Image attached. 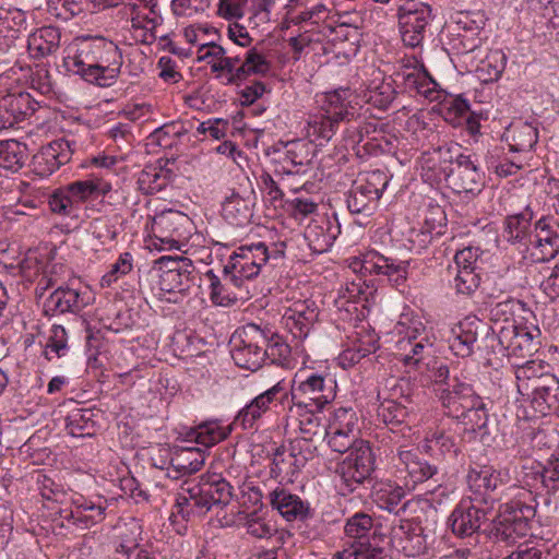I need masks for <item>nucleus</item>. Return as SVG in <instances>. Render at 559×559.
Here are the masks:
<instances>
[{"mask_svg": "<svg viewBox=\"0 0 559 559\" xmlns=\"http://www.w3.org/2000/svg\"><path fill=\"white\" fill-rule=\"evenodd\" d=\"M416 332V330L408 332L406 337L399 341L397 346L400 350L412 347L413 354H400V360L405 366L420 368L425 365L424 359L430 353L432 344L426 336L419 337Z\"/></svg>", "mask_w": 559, "mask_h": 559, "instance_id": "nucleus-36", "label": "nucleus"}, {"mask_svg": "<svg viewBox=\"0 0 559 559\" xmlns=\"http://www.w3.org/2000/svg\"><path fill=\"white\" fill-rule=\"evenodd\" d=\"M60 38L59 28L45 26L28 37L27 47L35 58H43L58 50Z\"/></svg>", "mask_w": 559, "mask_h": 559, "instance_id": "nucleus-37", "label": "nucleus"}, {"mask_svg": "<svg viewBox=\"0 0 559 559\" xmlns=\"http://www.w3.org/2000/svg\"><path fill=\"white\" fill-rule=\"evenodd\" d=\"M270 503L287 521L305 520L310 512L308 502L284 488H276L269 493Z\"/></svg>", "mask_w": 559, "mask_h": 559, "instance_id": "nucleus-30", "label": "nucleus"}, {"mask_svg": "<svg viewBox=\"0 0 559 559\" xmlns=\"http://www.w3.org/2000/svg\"><path fill=\"white\" fill-rule=\"evenodd\" d=\"M334 399L333 381L320 374H311L292 388V401L297 408L321 411Z\"/></svg>", "mask_w": 559, "mask_h": 559, "instance_id": "nucleus-9", "label": "nucleus"}, {"mask_svg": "<svg viewBox=\"0 0 559 559\" xmlns=\"http://www.w3.org/2000/svg\"><path fill=\"white\" fill-rule=\"evenodd\" d=\"M487 325L477 317H466L451 329L449 347L457 357H469L474 353L479 331Z\"/></svg>", "mask_w": 559, "mask_h": 559, "instance_id": "nucleus-22", "label": "nucleus"}, {"mask_svg": "<svg viewBox=\"0 0 559 559\" xmlns=\"http://www.w3.org/2000/svg\"><path fill=\"white\" fill-rule=\"evenodd\" d=\"M205 276L210 281V298L213 304L223 307H228L236 304L237 297L227 293L226 284H223L212 270H209L205 273Z\"/></svg>", "mask_w": 559, "mask_h": 559, "instance_id": "nucleus-61", "label": "nucleus"}, {"mask_svg": "<svg viewBox=\"0 0 559 559\" xmlns=\"http://www.w3.org/2000/svg\"><path fill=\"white\" fill-rule=\"evenodd\" d=\"M466 481L472 492V496L467 498L486 507L493 503L496 500L493 493L504 485L502 473L495 469L492 466L486 465L479 468L471 467L466 476Z\"/></svg>", "mask_w": 559, "mask_h": 559, "instance_id": "nucleus-15", "label": "nucleus"}, {"mask_svg": "<svg viewBox=\"0 0 559 559\" xmlns=\"http://www.w3.org/2000/svg\"><path fill=\"white\" fill-rule=\"evenodd\" d=\"M340 234L341 226L336 217H334L333 221L325 217L319 222L310 224L306 228L305 237L312 251L323 253L333 246Z\"/></svg>", "mask_w": 559, "mask_h": 559, "instance_id": "nucleus-29", "label": "nucleus"}, {"mask_svg": "<svg viewBox=\"0 0 559 559\" xmlns=\"http://www.w3.org/2000/svg\"><path fill=\"white\" fill-rule=\"evenodd\" d=\"M490 507L463 498L451 512L448 524L451 532L459 538H468L478 534L487 520Z\"/></svg>", "mask_w": 559, "mask_h": 559, "instance_id": "nucleus-10", "label": "nucleus"}, {"mask_svg": "<svg viewBox=\"0 0 559 559\" xmlns=\"http://www.w3.org/2000/svg\"><path fill=\"white\" fill-rule=\"evenodd\" d=\"M425 453L419 448L397 449V457L400 461V472L405 473V486L415 488L417 484H421L439 472L438 457L432 456L431 460L425 457Z\"/></svg>", "mask_w": 559, "mask_h": 559, "instance_id": "nucleus-12", "label": "nucleus"}, {"mask_svg": "<svg viewBox=\"0 0 559 559\" xmlns=\"http://www.w3.org/2000/svg\"><path fill=\"white\" fill-rule=\"evenodd\" d=\"M78 204L79 202L69 191V183L55 190L48 199L51 212L63 216H76Z\"/></svg>", "mask_w": 559, "mask_h": 559, "instance_id": "nucleus-47", "label": "nucleus"}, {"mask_svg": "<svg viewBox=\"0 0 559 559\" xmlns=\"http://www.w3.org/2000/svg\"><path fill=\"white\" fill-rule=\"evenodd\" d=\"M233 486L221 476L186 478L180 484L171 515L190 521L213 507H226L233 499Z\"/></svg>", "mask_w": 559, "mask_h": 559, "instance_id": "nucleus-1", "label": "nucleus"}, {"mask_svg": "<svg viewBox=\"0 0 559 559\" xmlns=\"http://www.w3.org/2000/svg\"><path fill=\"white\" fill-rule=\"evenodd\" d=\"M406 403H411L409 382L405 379H399L391 388L390 396L380 403L377 411L378 417L385 425L401 426L409 415Z\"/></svg>", "mask_w": 559, "mask_h": 559, "instance_id": "nucleus-17", "label": "nucleus"}, {"mask_svg": "<svg viewBox=\"0 0 559 559\" xmlns=\"http://www.w3.org/2000/svg\"><path fill=\"white\" fill-rule=\"evenodd\" d=\"M444 119L452 124H460L469 112V103L462 95L451 97L442 104Z\"/></svg>", "mask_w": 559, "mask_h": 559, "instance_id": "nucleus-60", "label": "nucleus"}, {"mask_svg": "<svg viewBox=\"0 0 559 559\" xmlns=\"http://www.w3.org/2000/svg\"><path fill=\"white\" fill-rule=\"evenodd\" d=\"M372 527L373 519L365 512H357L347 519L344 532L356 542H369L368 536Z\"/></svg>", "mask_w": 559, "mask_h": 559, "instance_id": "nucleus-51", "label": "nucleus"}, {"mask_svg": "<svg viewBox=\"0 0 559 559\" xmlns=\"http://www.w3.org/2000/svg\"><path fill=\"white\" fill-rule=\"evenodd\" d=\"M76 73H79L86 82L97 86H104L102 82L105 79V68L98 62V57L93 50L81 49L80 55L74 62Z\"/></svg>", "mask_w": 559, "mask_h": 559, "instance_id": "nucleus-40", "label": "nucleus"}, {"mask_svg": "<svg viewBox=\"0 0 559 559\" xmlns=\"http://www.w3.org/2000/svg\"><path fill=\"white\" fill-rule=\"evenodd\" d=\"M285 388L282 382H277L272 388L260 393L237 414L233 425L242 429L253 428L254 424L271 408V404L283 396H286Z\"/></svg>", "mask_w": 559, "mask_h": 559, "instance_id": "nucleus-19", "label": "nucleus"}, {"mask_svg": "<svg viewBox=\"0 0 559 559\" xmlns=\"http://www.w3.org/2000/svg\"><path fill=\"white\" fill-rule=\"evenodd\" d=\"M73 150L67 140L52 141L34 157L37 171L41 176H49L59 167L68 163Z\"/></svg>", "mask_w": 559, "mask_h": 559, "instance_id": "nucleus-26", "label": "nucleus"}, {"mask_svg": "<svg viewBox=\"0 0 559 559\" xmlns=\"http://www.w3.org/2000/svg\"><path fill=\"white\" fill-rule=\"evenodd\" d=\"M374 467L376 456L370 443L365 440L356 442L335 469L341 479L342 495L354 492L365 481H369Z\"/></svg>", "mask_w": 559, "mask_h": 559, "instance_id": "nucleus-4", "label": "nucleus"}, {"mask_svg": "<svg viewBox=\"0 0 559 559\" xmlns=\"http://www.w3.org/2000/svg\"><path fill=\"white\" fill-rule=\"evenodd\" d=\"M412 7H397L396 17L404 44L415 48L421 44L426 27L432 20V9L429 4Z\"/></svg>", "mask_w": 559, "mask_h": 559, "instance_id": "nucleus-14", "label": "nucleus"}, {"mask_svg": "<svg viewBox=\"0 0 559 559\" xmlns=\"http://www.w3.org/2000/svg\"><path fill=\"white\" fill-rule=\"evenodd\" d=\"M261 267L257 264L239 261L236 258H229L228 263L224 266V281L235 287H241L246 280L257 277L261 272Z\"/></svg>", "mask_w": 559, "mask_h": 559, "instance_id": "nucleus-43", "label": "nucleus"}, {"mask_svg": "<svg viewBox=\"0 0 559 559\" xmlns=\"http://www.w3.org/2000/svg\"><path fill=\"white\" fill-rule=\"evenodd\" d=\"M406 81L409 86L414 87L417 93L424 95L426 98H429L430 100L438 99V96L435 95V93H438L436 91L438 84L426 70L421 73L407 74Z\"/></svg>", "mask_w": 559, "mask_h": 559, "instance_id": "nucleus-62", "label": "nucleus"}, {"mask_svg": "<svg viewBox=\"0 0 559 559\" xmlns=\"http://www.w3.org/2000/svg\"><path fill=\"white\" fill-rule=\"evenodd\" d=\"M265 332L267 334V344L263 346L264 360L267 358L272 364L284 366L290 357L289 345L276 333L270 330Z\"/></svg>", "mask_w": 559, "mask_h": 559, "instance_id": "nucleus-49", "label": "nucleus"}, {"mask_svg": "<svg viewBox=\"0 0 559 559\" xmlns=\"http://www.w3.org/2000/svg\"><path fill=\"white\" fill-rule=\"evenodd\" d=\"M284 316L298 318L299 320L314 324L318 319V308L314 301L298 300L285 311Z\"/></svg>", "mask_w": 559, "mask_h": 559, "instance_id": "nucleus-64", "label": "nucleus"}, {"mask_svg": "<svg viewBox=\"0 0 559 559\" xmlns=\"http://www.w3.org/2000/svg\"><path fill=\"white\" fill-rule=\"evenodd\" d=\"M480 285V276L474 269L457 270L454 277V288L457 294L472 295Z\"/></svg>", "mask_w": 559, "mask_h": 559, "instance_id": "nucleus-63", "label": "nucleus"}, {"mask_svg": "<svg viewBox=\"0 0 559 559\" xmlns=\"http://www.w3.org/2000/svg\"><path fill=\"white\" fill-rule=\"evenodd\" d=\"M306 412L300 414L299 418V432L300 437L308 441L323 438L326 428L320 417L316 414L317 411L304 408Z\"/></svg>", "mask_w": 559, "mask_h": 559, "instance_id": "nucleus-53", "label": "nucleus"}, {"mask_svg": "<svg viewBox=\"0 0 559 559\" xmlns=\"http://www.w3.org/2000/svg\"><path fill=\"white\" fill-rule=\"evenodd\" d=\"M229 432L230 429L221 427L217 421H207L199 425L190 436L193 437L198 443L211 447L225 440Z\"/></svg>", "mask_w": 559, "mask_h": 559, "instance_id": "nucleus-52", "label": "nucleus"}, {"mask_svg": "<svg viewBox=\"0 0 559 559\" xmlns=\"http://www.w3.org/2000/svg\"><path fill=\"white\" fill-rule=\"evenodd\" d=\"M139 524L131 519L130 522L119 521L110 532L111 544L116 547V559H129L130 552L138 547L136 532Z\"/></svg>", "mask_w": 559, "mask_h": 559, "instance_id": "nucleus-34", "label": "nucleus"}, {"mask_svg": "<svg viewBox=\"0 0 559 559\" xmlns=\"http://www.w3.org/2000/svg\"><path fill=\"white\" fill-rule=\"evenodd\" d=\"M452 384L442 389L439 394L445 414L449 417L456 418L463 416L465 411L469 407L480 403V396L475 392L472 384L461 381L459 378H453Z\"/></svg>", "mask_w": 559, "mask_h": 559, "instance_id": "nucleus-18", "label": "nucleus"}, {"mask_svg": "<svg viewBox=\"0 0 559 559\" xmlns=\"http://www.w3.org/2000/svg\"><path fill=\"white\" fill-rule=\"evenodd\" d=\"M230 258H236L249 264L263 266L270 259V252L264 242L252 243L250 246H241L235 251Z\"/></svg>", "mask_w": 559, "mask_h": 559, "instance_id": "nucleus-57", "label": "nucleus"}, {"mask_svg": "<svg viewBox=\"0 0 559 559\" xmlns=\"http://www.w3.org/2000/svg\"><path fill=\"white\" fill-rule=\"evenodd\" d=\"M240 342L231 349L235 364L243 369L255 371L264 361L263 346L267 344V334L254 323L242 328L239 334Z\"/></svg>", "mask_w": 559, "mask_h": 559, "instance_id": "nucleus-8", "label": "nucleus"}, {"mask_svg": "<svg viewBox=\"0 0 559 559\" xmlns=\"http://www.w3.org/2000/svg\"><path fill=\"white\" fill-rule=\"evenodd\" d=\"M109 136L111 140L107 139V150H110L111 153L107 154V177L109 176L110 167L124 160L128 152L131 150V140H128V138L132 136L131 124L119 122L110 128Z\"/></svg>", "mask_w": 559, "mask_h": 559, "instance_id": "nucleus-33", "label": "nucleus"}, {"mask_svg": "<svg viewBox=\"0 0 559 559\" xmlns=\"http://www.w3.org/2000/svg\"><path fill=\"white\" fill-rule=\"evenodd\" d=\"M390 540L406 557H417L427 550L424 527L414 519L395 518L391 523Z\"/></svg>", "mask_w": 559, "mask_h": 559, "instance_id": "nucleus-11", "label": "nucleus"}, {"mask_svg": "<svg viewBox=\"0 0 559 559\" xmlns=\"http://www.w3.org/2000/svg\"><path fill=\"white\" fill-rule=\"evenodd\" d=\"M82 167L86 174L69 183V191L85 210L100 213L105 204V153L87 159Z\"/></svg>", "mask_w": 559, "mask_h": 559, "instance_id": "nucleus-3", "label": "nucleus"}, {"mask_svg": "<svg viewBox=\"0 0 559 559\" xmlns=\"http://www.w3.org/2000/svg\"><path fill=\"white\" fill-rule=\"evenodd\" d=\"M168 170L157 169L155 167H146L139 177L140 189L145 191L147 194H154L163 190L167 183Z\"/></svg>", "mask_w": 559, "mask_h": 559, "instance_id": "nucleus-56", "label": "nucleus"}, {"mask_svg": "<svg viewBox=\"0 0 559 559\" xmlns=\"http://www.w3.org/2000/svg\"><path fill=\"white\" fill-rule=\"evenodd\" d=\"M542 332L536 325L516 324L504 320L497 332L499 344L508 350L509 355L521 358L531 357L538 350Z\"/></svg>", "mask_w": 559, "mask_h": 559, "instance_id": "nucleus-7", "label": "nucleus"}, {"mask_svg": "<svg viewBox=\"0 0 559 559\" xmlns=\"http://www.w3.org/2000/svg\"><path fill=\"white\" fill-rule=\"evenodd\" d=\"M373 501L383 510L399 515L400 511H405L406 503H402L405 497V490L402 486L393 483H379L372 492Z\"/></svg>", "mask_w": 559, "mask_h": 559, "instance_id": "nucleus-38", "label": "nucleus"}, {"mask_svg": "<svg viewBox=\"0 0 559 559\" xmlns=\"http://www.w3.org/2000/svg\"><path fill=\"white\" fill-rule=\"evenodd\" d=\"M466 156L457 144L443 145L433 150L425 164L428 169L436 171V178L441 181L447 176V170L457 165L459 159Z\"/></svg>", "mask_w": 559, "mask_h": 559, "instance_id": "nucleus-35", "label": "nucleus"}, {"mask_svg": "<svg viewBox=\"0 0 559 559\" xmlns=\"http://www.w3.org/2000/svg\"><path fill=\"white\" fill-rule=\"evenodd\" d=\"M193 271L183 269V272L177 273L162 272L158 274V286L162 292L166 293H183L186 292L191 282V274Z\"/></svg>", "mask_w": 559, "mask_h": 559, "instance_id": "nucleus-55", "label": "nucleus"}, {"mask_svg": "<svg viewBox=\"0 0 559 559\" xmlns=\"http://www.w3.org/2000/svg\"><path fill=\"white\" fill-rule=\"evenodd\" d=\"M203 465L204 456L202 453L194 449H183L171 457L167 475L177 479L183 475H192L199 472Z\"/></svg>", "mask_w": 559, "mask_h": 559, "instance_id": "nucleus-39", "label": "nucleus"}, {"mask_svg": "<svg viewBox=\"0 0 559 559\" xmlns=\"http://www.w3.org/2000/svg\"><path fill=\"white\" fill-rule=\"evenodd\" d=\"M337 559H384L383 549L373 547L369 542H355L350 548L338 551Z\"/></svg>", "mask_w": 559, "mask_h": 559, "instance_id": "nucleus-58", "label": "nucleus"}, {"mask_svg": "<svg viewBox=\"0 0 559 559\" xmlns=\"http://www.w3.org/2000/svg\"><path fill=\"white\" fill-rule=\"evenodd\" d=\"M386 186L388 178L380 170L372 171L365 179L355 181L347 194L348 211L352 214L369 217L376 210Z\"/></svg>", "mask_w": 559, "mask_h": 559, "instance_id": "nucleus-6", "label": "nucleus"}, {"mask_svg": "<svg viewBox=\"0 0 559 559\" xmlns=\"http://www.w3.org/2000/svg\"><path fill=\"white\" fill-rule=\"evenodd\" d=\"M502 139L512 152H527L537 143V128L527 121H514L503 132Z\"/></svg>", "mask_w": 559, "mask_h": 559, "instance_id": "nucleus-32", "label": "nucleus"}, {"mask_svg": "<svg viewBox=\"0 0 559 559\" xmlns=\"http://www.w3.org/2000/svg\"><path fill=\"white\" fill-rule=\"evenodd\" d=\"M283 160L276 170L281 175H306L311 166L310 144L302 141L289 142L285 145Z\"/></svg>", "mask_w": 559, "mask_h": 559, "instance_id": "nucleus-27", "label": "nucleus"}, {"mask_svg": "<svg viewBox=\"0 0 559 559\" xmlns=\"http://www.w3.org/2000/svg\"><path fill=\"white\" fill-rule=\"evenodd\" d=\"M93 412L90 408H76L66 418V428L73 437L93 435L94 420Z\"/></svg>", "mask_w": 559, "mask_h": 559, "instance_id": "nucleus-46", "label": "nucleus"}, {"mask_svg": "<svg viewBox=\"0 0 559 559\" xmlns=\"http://www.w3.org/2000/svg\"><path fill=\"white\" fill-rule=\"evenodd\" d=\"M70 350L68 344V334L60 324H53L50 330L48 341L45 346L44 356L47 360L61 358L68 355Z\"/></svg>", "mask_w": 559, "mask_h": 559, "instance_id": "nucleus-48", "label": "nucleus"}, {"mask_svg": "<svg viewBox=\"0 0 559 559\" xmlns=\"http://www.w3.org/2000/svg\"><path fill=\"white\" fill-rule=\"evenodd\" d=\"M545 373H548V371H545L543 362L528 360L524 365L518 366L515 369L518 391H523V385L530 386L535 382L534 380L542 379Z\"/></svg>", "mask_w": 559, "mask_h": 559, "instance_id": "nucleus-59", "label": "nucleus"}, {"mask_svg": "<svg viewBox=\"0 0 559 559\" xmlns=\"http://www.w3.org/2000/svg\"><path fill=\"white\" fill-rule=\"evenodd\" d=\"M443 180L455 193L476 195L484 187L481 175L468 155L459 159L457 165L448 169Z\"/></svg>", "mask_w": 559, "mask_h": 559, "instance_id": "nucleus-20", "label": "nucleus"}, {"mask_svg": "<svg viewBox=\"0 0 559 559\" xmlns=\"http://www.w3.org/2000/svg\"><path fill=\"white\" fill-rule=\"evenodd\" d=\"M354 112L349 110H328L326 116H322L319 120H314L311 124L313 134L325 141H330L335 134L341 121H350Z\"/></svg>", "mask_w": 559, "mask_h": 559, "instance_id": "nucleus-42", "label": "nucleus"}, {"mask_svg": "<svg viewBox=\"0 0 559 559\" xmlns=\"http://www.w3.org/2000/svg\"><path fill=\"white\" fill-rule=\"evenodd\" d=\"M106 2L107 9L120 7L119 14L121 15V19H128L131 16L132 26L134 28L154 29L158 24L156 16H141L139 13L133 15L136 9L135 4L126 3L124 1L119 0H106Z\"/></svg>", "mask_w": 559, "mask_h": 559, "instance_id": "nucleus-54", "label": "nucleus"}, {"mask_svg": "<svg viewBox=\"0 0 559 559\" xmlns=\"http://www.w3.org/2000/svg\"><path fill=\"white\" fill-rule=\"evenodd\" d=\"M533 218V213L530 211H525L515 215H510L506 219V234L508 241L512 243H523L528 242V235L532 230L531 221Z\"/></svg>", "mask_w": 559, "mask_h": 559, "instance_id": "nucleus-44", "label": "nucleus"}, {"mask_svg": "<svg viewBox=\"0 0 559 559\" xmlns=\"http://www.w3.org/2000/svg\"><path fill=\"white\" fill-rule=\"evenodd\" d=\"M105 310L96 309L85 319L86 329V356L88 371H95V376H104V340H105Z\"/></svg>", "mask_w": 559, "mask_h": 559, "instance_id": "nucleus-16", "label": "nucleus"}, {"mask_svg": "<svg viewBox=\"0 0 559 559\" xmlns=\"http://www.w3.org/2000/svg\"><path fill=\"white\" fill-rule=\"evenodd\" d=\"M253 205L254 202L250 197L245 198L233 191L222 203V216L233 226H246L253 216Z\"/></svg>", "mask_w": 559, "mask_h": 559, "instance_id": "nucleus-31", "label": "nucleus"}, {"mask_svg": "<svg viewBox=\"0 0 559 559\" xmlns=\"http://www.w3.org/2000/svg\"><path fill=\"white\" fill-rule=\"evenodd\" d=\"M79 293L69 287L59 286L44 304L45 311L52 313L74 312L78 308Z\"/></svg>", "mask_w": 559, "mask_h": 559, "instance_id": "nucleus-41", "label": "nucleus"}, {"mask_svg": "<svg viewBox=\"0 0 559 559\" xmlns=\"http://www.w3.org/2000/svg\"><path fill=\"white\" fill-rule=\"evenodd\" d=\"M534 381L530 386L523 385V391L519 393L531 399L534 407L546 414L558 404L559 379L554 373L548 372L542 379Z\"/></svg>", "mask_w": 559, "mask_h": 559, "instance_id": "nucleus-23", "label": "nucleus"}, {"mask_svg": "<svg viewBox=\"0 0 559 559\" xmlns=\"http://www.w3.org/2000/svg\"><path fill=\"white\" fill-rule=\"evenodd\" d=\"M525 248L524 259L531 263L554 259L559 252V221L554 216L540 217L530 233Z\"/></svg>", "mask_w": 559, "mask_h": 559, "instance_id": "nucleus-5", "label": "nucleus"}, {"mask_svg": "<svg viewBox=\"0 0 559 559\" xmlns=\"http://www.w3.org/2000/svg\"><path fill=\"white\" fill-rule=\"evenodd\" d=\"M188 221V217L178 211H166L153 218V233L170 234L180 237L179 227Z\"/></svg>", "mask_w": 559, "mask_h": 559, "instance_id": "nucleus-50", "label": "nucleus"}, {"mask_svg": "<svg viewBox=\"0 0 559 559\" xmlns=\"http://www.w3.org/2000/svg\"><path fill=\"white\" fill-rule=\"evenodd\" d=\"M25 145L15 140L0 141V167L17 171L24 165Z\"/></svg>", "mask_w": 559, "mask_h": 559, "instance_id": "nucleus-45", "label": "nucleus"}, {"mask_svg": "<svg viewBox=\"0 0 559 559\" xmlns=\"http://www.w3.org/2000/svg\"><path fill=\"white\" fill-rule=\"evenodd\" d=\"M357 421L356 413L352 408L340 407L335 411L334 419L323 436L332 451L344 454L355 447L354 428Z\"/></svg>", "mask_w": 559, "mask_h": 559, "instance_id": "nucleus-13", "label": "nucleus"}, {"mask_svg": "<svg viewBox=\"0 0 559 559\" xmlns=\"http://www.w3.org/2000/svg\"><path fill=\"white\" fill-rule=\"evenodd\" d=\"M408 262L386 258L377 251L367 252L361 261V270L369 274L384 275L394 286L406 281Z\"/></svg>", "mask_w": 559, "mask_h": 559, "instance_id": "nucleus-24", "label": "nucleus"}, {"mask_svg": "<svg viewBox=\"0 0 559 559\" xmlns=\"http://www.w3.org/2000/svg\"><path fill=\"white\" fill-rule=\"evenodd\" d=\"M270 70V62L260 53L257 48H250L245 52V60L237 71L216 74L224 85H240L252 74H266Z\"/></svg>", "mask_w": 559, "mask_h": 559, "instance_id": "nucleus-28", "label": "nucleus"}, {"mask_svg": "<svg viewBox=\"0 0 559 559\" xmlns=\"http://www.w3.org/2000/svg\"><path fill=\"white\" fill-rule=\"evenodd\" d=\"M535 513L533 506L521 500L501 503L484 532L496 542L513 544L518 538L527 535Z\"/></svg>", "mask_w": 559, "mask_h": 559, "instance_id": "nucleus-2", "label": "nucleus"}, {"mask_svg": "<svg viewBox=\"0 0 559 559\" xmlns=\"http://www.w3.org/2000/svg\"><path fill=\"white\" fill-rule=\"evenodd\" d=\"M478 404L479 406L474 405V407H469L468 411L464 412L463 416L455 419L464 426V432L472 435L473 439L478 440L483 444L490 445L495 440V436L489 428L488 407L483 397Z\"/></svg>", "mask_w": 559, "mask_h": 559, "instance_id": "nucleus-25", "label": "nucleus"}, {"mask_svg": "<svg viewBox=\"0 0 559 559\" xmlns=\"http://www.w3.org/2000/svg\"><path fill=\"white\" fill-rule=\"evenodd\" d=\"M38 103L29 93L8 94L0 98V130L13 128L34 115Z\"/></svg>", "mask_w": 559, "mask_h": 559, "instance_id": "nucleus-21", "label": "nucleus"}]
</instances>
